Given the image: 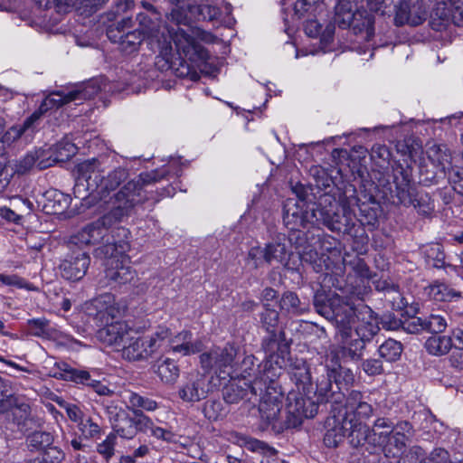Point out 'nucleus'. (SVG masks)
Segmentation results:
<instances>
[{
	"instance_id": "obj_1",
	"label": "nucleus",
	"mask_w": 463,
	"mask_h": 463,
	"mask_svg": "<svg viewBox=\"0 0 463 463\" xmlns=\"http://www.w3.org/2000/svg\"><path fill=\"white\" fill-rule=\"evenodd\" d=\"M138 28L146 40L150 50L158 52V58L164 61L162 68H169L175 56L172 43H175L176 54L181 60L183 71L181 75L195 74V69L204 64L209 58L208 52L200 42L213 43L216 37L199 27L185 31L178 28L170 30L163 24L157 14L151 15L140 13L137 16Z\"/></svg>"
},
{
	"instance_id": "obj_2",
	"label": "nucleus",
	"mask_w": 463,
	"mask_h": 463,
	"mask_svg": "<svg viewBox=\"0 0 463 463\" xmlns=\"http://www.w3.org/2000/svg\"><path fill=\"white\" fill-rule=\"evenodd\" d=\"M316 291L314 305L317 311L327 319L333 320L337 335L344 338L352 337L354 329L357 339L365 345L380 330L379 322L373 315V310L364 304L354 291Z\"/></svg>"
},
{
	"instance_id": "obj_3",
	"label": "nucleus",
	"mask_w": 463,
	"mask_h": 463,
	"mask_svg": "<svg viewBox=\"0 0 463 463\" xmlns=\"http://www.w3.org/2000/svg\"><path fill=\"white\" fill-rule=\"evenodd\" d=\"M102 172L103 170L101 169V165L96 159L87 160L79 164L77 166V177L73 191L74 194L78 197H85V194H82V193L90 192L91 194L96 192L99 195L101 201L109 204L110 210L113 209L115 194L128 184L129 181L124 184L117 193H114L112 195H110V194L118 188L122 183L127 181L128 178V172L127 169L122 167L114 169L106 176L102 175ZM165 175V171L158 172L156 170L142 173L137 177L130 180V182L138 181L139 183L141 194L145 196L141 203L147 199V195L144 190L145 186L158 182L164 178Z\"/></svg>"
},
{
	"instance_id": "obj_4",
	"label": "nucleus",
	"mask_w": 463,
	"mask_h": 463,
	"mask_svg": "<svg viewBox=\"0 0 463 463\" xmlns=\"http://www.w3.org/2000/svg\"><path fill=\"white\" fill-rule=\"evenodd\" d=\"M276 380L263 377L266 384L263 385L261 393L258 392V396L260 397L259 412L262 429L270 426L274 430L280 432L300 426L304 419L315 417L317 406L314 402L303 399L299 393L289 392L287 397L285 420H279L283 394Z\"/></svg>"
},
{
	"instance_id": "obj_5",
	"label": "nucleus",
	"mask_w": 463,
	"mask_h": 463,
	"mask_svg": "<svg viewBox=\"0 0 463 463\" xmlns=\"http://www.w3.org/2000/svg\"><path fill=\"white\" fill-rule=\"evenodd\" d=\"M138 181L129 182L114 196L113 209L96 222L86 225L75 236L74 242L90 245L104 241L103 245L119 240H128V231L123 227L117 228L111 232L110 226L128 216L133 207L140 203L145 196L141 194Z\"/></svg>"
},
{
	"instance_id": "obj_6",
	"label": "nucleus",
	"mask_w": 463,
	"mask_h": 463,
	"mask_svg": "<svg viewBox=\"0 0 463 463\" xmlns=\"http://www.w3.org/2000/svg\"><path fill=\"white\" fill-rule=\"evenodd\" d=\"M96 310L94 314L103 327L97 332L98 339L107 345L122 347L126 345L131 328L119 318L128 310V304L121 299L117 300L111 292H105L90 302Z\"/></svg>"
},
{
	"instance_id": "obj_7",
	"label": "nucleus",
	"mask_w": 463,
	"mask_h": 463,
	"mask_svg": "<svg viewBox=\"0 0 463 463\" xmlns=\"http://www.w3.org/2000/svg\"><path fill=\"white\" fill-rule=\"evenodd\" d=\"M130 250L128 240H119L102 245L97 250L98 254L104 257V279L102 287L120 288L131 285L136 278V272L130 267V258L127 252Z\"/></svg>"
},
{
	"instance_id": "obj_8",
	"label": "nucleus",
	"mask_w": 463,
	"mask_h": 463,
	"mask_svg": "<svg viewBox=\"0 0 463 463\" xmlns=\"http://www.w3.org/2000/svg\"><path fill=\"white\" fill-rule=\"evenodd\" d=\"M311 215L318 224L332 232L350 234L355 225V213L347 201L336 202L328 195L321 198L319 206L312 211Z\"/></svg>"
},
{
	"instance_id": "obj_9",
	"label": "nucleus",
	"mask_w": 463,
	"mask_h": 463,
	"mask_svg": "<svg viewBox=\"0 0 463 463\" xmlns=\"http://www.w3.org/2000/svg\"><path fill=\"white\" fill-rule=\"evenodd\" d=\"M97 92L98 89L91 86L90 84H89L83 89H76L73 90H70L68 92H52L41 103L38 109L35 110L30 117H28L24 121V128H14L11 132H9V136H13V138L16 137L19 135L20 131L24 129H32L33 132H34L37 127L39 126L40 119L49 110L56 109L63 104H67L71 101L90 99Z\"/></svg>"
},
{
	"instance_id": "obj_10",
	"label": "nucleus",
	"mask_w": 463,
	"mask_h": 463,
	"mask_svg": "<svg viewBox=\"0 0 463 463\" xmlns=\"http://www.w3.org/2000/svg\"><path fill=\"white\" fill-rule=\"evenodd\" d=\"M262 348L267 357L264 361L262 372L260 375L267 379H278L283 367L287 365L286 355L288 354L289 345L285 340L283 331H270L262 341Z\"/></svg>"
},
{
	"instance_id": "obj_11",
	"label": "nucleus",
	"mask_w": 463,
	"mask_h": 463,
	"mask_svg": "<svg viewBox=\"0 0 463 463\" xmlns=\"http://www.w3.org/2000/svg\"><path fill=\"white\" fill-rule=\"evenodd\" d=\"M171 335V330L165 326H158L149 335L128 337L122 356L129 361L146 360L162 348Z\"/></svg>"
},
{
	"instance_id": "obj_12",
	"label": "nucleus",
	"mask_w": 463,
	"mask_h": 463,
	"mask_svg": "<svg viewBox=\"0 0 463 463\" xmlns=\"http://www.w3.org/2000/svg\"><path fill=\"white\" fill-rule=\"evenodd\" d=\"M238 354V348L232 344H226L223 347H216L210 352L200 355V363L205 372L213 370L219 373L220 378L232 376L234 360Z\"/></svg>"
},
{
	"instance_id": "obj_13",
	"label": "nucleus",
	"mask_w": 463,
	"mask_h": 463,
	"mask_svg": "<svg viewBox=\"0 0 463 463\" xmlns=\"http://www.w3.org/2000/svg\"><path fill=\"white\" fill-rule=\"evenodd\" d=\"M265 384L261 375L256 376L252 381H247L246 375H243V378L234 379L223 388V400L230 404L238 403L244 399L253 402L252 398L258 400V392H261Z\"/></svg>"
},
{
	"instance_id": "obj_14",
	"label": "nucleus",
	"mask_w": 463,
	"mask_h": 463,
	"mask_svg": "<svg viewBox=\"0 0 463 463\" xmlns=\"http://www.w3.org/2000/svg\"><path fill=\"white\" fill-rule=\"evenodd\" d=\"M299 394L303 399H309L314 402L317 406V412L320 403H330L331 411H336L342 406L346 396L343 391L335 389V383L327 372L326 374L317 378L312 393H306L305 396Z\"/></svg>"
},
{
	"instance_id": "obj_15",
	"label": "nucleus",
	"mask_w": 463,
	"mask_h": 463,
	"mask_svg": "<svg viewBox=\"0 0 463 463\" xmlns=\"http://www.w3.org/2000/svg\"><path fill=\"white\" fill-rule=\"evenodd\" d=\"M392 430L393 422L388 418H378L372 428H369L366 424H358V429L353 434L354 447L365 443L373 446H384Z\"/></svg>"
},
{
	"instance_id": "obj_16",
	"label": "nucleus",
	"mask_w": 463,
	"mask_h": 463,
	"mask_svg": "<svg viewBox=\"0 0 463 463\" xmlns=\"http://www.w3.org/2000/svg\"><path fill=\"white\" fill-rule=\"evenodd\" d=\"M332 412V417L327 420V430L324 437L325 444L327 447L335 448L344 438L347 437L352 446L354 447L353 434L358 429V425H354L352 420L347 419L340 409L337 410V412Z\"/></svg>"
},
{
	"instance_id": "obj_17",
	"label": "nucleus",
	"mask_w": 463,
	"mask_h": 463,
	"mask_svg": "<svg viewBox=\"0 0 463 463\" xmlns=\"http://www.w3.org/2000/svg\"><path fill=\"white\" fill-rule=\"evenodd\" d=\"M428 17V10L422 0H401L395 6L394 24L418 26Z\"/></svg>"
},
{
	"instance_id": "obj_18",
	"label": "nucleus",
	"mask_w": 463,
	"mask_h": 463,
	"mask_svg": "<svg viewBox=\"0 0 463 463\" xmlns=\"http://www.w3.org/2000/svg\"><path fill=\"white\" fill-rule=\"evenodd\" d=\"M344 402L339 409L347 419L352 420L354 425L365 424L364 421L373 414V406L365 401L364 394L359 391H350Z\"/></svg>"
},
{
	"instance_id": "obj_19",
	"label": "nucleus",
	"mask_w": 463,
	"mask_h": 463,
	"mask_svg": "<svg viewBox=\"0 0 463 463\" xmlns=\"http://www.w3.org/2000/svg\"><path fill=\"white\" fill-rule=\"evenodd\" d=\"M106 412L113 430L111 433H115L116 438L132 439L136 437L135 417H130L126 410L113 404L106 407Z\"/></svg>"
},
{
	"instance_id": "obj_20",
	"label": "nucleus",
	"mask_w": 463,
	"mask_h": 463,
	"mask_svg": "<svg viewBox=\"0 0 463 463\" xmlns=\"http://www.w3.org/2000/svg\"><path fill=\"white\" fill-rule=\"evenodd\" d=\"M58 368L61 371L59 377L65 381H72L89 386L100 396H109L113 393L107 385L99 380L92 379L88 371L72 368L65 363L59 364Z\"/></svg>"
},
{
	"instance_id": "obj_21",
	"label": "nucleus",
	"mask_w": 463,
	"mask_h": 463,
	"mask_svg": "<svg viewBox=\"0 0 463 463\" xmlns=\"http://www.w3.org/2000/svg\"><path fill=\"white\" fill-rule=\"evenodd\" d=\"M90 263V258L86 252L73 251L60 265L61 276L67 280H80L86 274Z\"/></svg>"
},
{
	"instance_id": "obj_22",
	"label": "nucleus",
	"mask_w": 463,
	"mask_h": 463,
	"mask_svg": "<svg viewBox=\"0 0 463 463\" xmlns=\"http://www.w3.org/2000/svg\"><path fill=\"white\" fill-rule=\"evenodd\" d=\"M394 194L399 203L404 206L414 204L415 192L411 183L410 174L402 165L393 167Z\"/></svg>"
},
{
	"instance_id": "obj_23",
	"label": "nucleus",
	"mask_w": 463,
	"mask_h": 463,
	"mask_svg": "<svg viewBox=\"0 0 463 463\" xmlns=\"http://www.w3.org/2000/svg\"><path fill=\"white\" fill-rule=\"evenodd\" d=\"M208 380L204 375L191 374L188 381L179 389V397L185 402H197L207 397Z\"/></svg>"
},
{
	"instance_id": "obj_24",
	"label": "nucleus",
	"mask_w": 463,
	"mask_h": 463,
	"mask_svg": "<svg viewBox=\"0 0 463 463\" xmlns=\"http://www.w3.org/2000/svg\"><path fill=\"white\" fill-rule=\"evenodd\" d=\"M340 337V345L330 352L332 360H335V364H337L340 359L352 362L361 361L365 349V344L357 338L350 339L351 337Z\"/></svg>"
},
{
	"instance_id": "obj_25",
	"label": "nucleus",
	"mask_w": 463,
	"mask_h": 463,
	"mask_svg": "<svg viewBox=\"0 0 463 463\" xmlns=\"http://www.w3.org/2000/svg\"><path fill=\"white\" fill-rule=\"evenodd\" d=\"M45 150V158L39 162V169H46L55 163L65 162L77 153V146L68 140H62Z\"/></svg>"
},
{
	"instance_id": "obj_26",
	"label": "nucleus",
	"mask_w": 463,
	"mask_h": 463,
	"mask_svg": "<svg viewBox=\"0 0 463 463\" xmlns=\"http://www.w3.org/2000/svg\"><path fill=\"white\" fill-rule=\"evenodd\" d=\"M290 379L298 389V393L305 396L306 393H312L314 384L311 382L310 368L303 359H296L289 364Z\"/></svg>"
},
{
	"instance_id": "obj_27",
	"label": "nucleus",
	"mask_w": 463,
	"mask_h": 463,
	"mask_svg": "<svg viewBox=\"0 0 463 463\" xmlns=\"http://www.w3.org/2000/svg\"><path fill=\"white\" fill-rule=\"evenodd\" d=\"M309 215L297 203L287 201L284 205L283 221L290 230L305 228L309 222Z\"/></svg>"
},
{
	"instance_id": "obj_28",
	"label": "nucleus",
	"mask_w": 463,
	"mask_h": 463,
	"mask_svg": "<svg viewBox=\"0 0 463 463\" xmlns=\"http://www.w3.org/2000/svg\"><path fill=\"white\" fill-rule=\"evenodd\" d=\"M265 249L268 265L278 263L288 269H293V266L289 263L292 253L285 242L280 241H271L265 245Z\"/></svg>"
},
{
	"instance_id": "obj_29",
	"label": "nucleus",
	"mask_w": 463,
	"mask_h": 463,
	"mask_svg": "<svg viewBox=\"0 0 463 463\" xmlns=\"http://www.w3.org/2000/svg\"><path fill=\"white\" fill-rule=\"evenodd\" d=\"M448 1V3L439 4L435 9V14L442 21L451 20L458 25L463 24V0Z\"/></svg>"
},
{
	"instance_id": "obj_30",
	"label": "nucleus",
	"mask_w": 463,
	"mask_h": 463,
	"mask_svg": "<svg viewBox=\"0 0 463 463\" xmlns=\"http://www.w3.org/2000/svg\"><path fill=\"white\" fill-rule=\"evenodd\" d=\"M386 299L391 304L392 309L404 310L406 315L417 314L419 305L412 301V296L410 291H388Z\"/></svg>"
},
{
	"instance_id": "obj_31",
	"label": "nucleus",
	"mask_w": 463,
	"mask_h": 463,
	"mask_svg": "<svg viewBox=\"0 0 463 463\" xmlns=\"http://www.w3.org/2000/svg\"><path fill=\"white\" fill-rule=\"evenodd\" d=\"M113 33L114 31L110 32L109 40L113 43H118L122 52L126 53H132L137 51L142 41L145 40L142 33L137 29L128 31L127 33L119 35Z\"/></svg>"
},
{
	"instance_id": "obj_32",
	"label": "nucleus",
	"mask_w": 463,
	"mask_h": 463,
	"mask_svg": "<svg viewBox=\"0 0 463 463\" xmlns=\"http://www.w3.org/2000/svg\"><path fill=\"white\" fill-rule=\"evenodd\" d=\"M334 366L330 369L327 366V373L335 383V389L343 391L354 382V374L349 368L339 364V361L335 364V360H332Z\"/></svg>"
},
{
	"instance_id": "obj_33",
	"label": "nucleus",
	"mask_w": 463,
	"mask_h": 463,
	"mask_svg": "<svg viewBox=\"0 0 463 463\" xmlns=\"http://www.w3.org/2000/svg\"><path fill=\"white\" fill-rule=\"evenodd\" d=\"M176 338L177 341H182V343L171 345V349L175 353L190 355L203 350L202 341L199 339L193 341L192 334L189 331L181 332Z\"/></svg>"
},
{
	"instance_id": "obj_34",
	"label": "nucleus",
	"mask_w": 463,
	"mask_h": 463,
	"mask_svg": "<svg viewBox=\"0 0 463 463\" xmlns=\"http://www.w3.org/2000/svg\"><path fill=\"white\" fill-rule=\"evenodd\" d=\"M453 345L452 338L447 335H434L425 342V348L430 354L441 356L447 354Z\"/></svg>"
},
{
	"instance_id": "obj_35",
	"label": "nucleus",
	"mask_w": 463,
	"mask_h": 463,
	"mask_svg": "<svg viewBox=\"0 0 463 463\" xmlns=\"http://www.w3.org/2000/svg\"><path fill=\"white\" fill-rule=\"evenodd\" d=\"M54 438L49 431L39 429L26 435V445L31 450H44L53 443Z\"/></svg>"
},
{
	"instance_id": "obj_36",
	"label": "nucleus",
	"mask_w": 463,
	"mask_h": 463,
	"mask_svg": "<svg viewBox=\"0 0 463 463\" xmlns=\"http://www.w3.org/2000/svg\"><path fill=\"white\" fill-rule=\"evenodd\" d=\"M403 352L402 344L395 339L385 340L379 347L378 354L383 361L394 363L398 361Z\"/></svg>"
},
{
	"instance_id": "obj_37",
	"label": "nucleus",
	"mask_w": 463,
	"mask_h": 463,
	"mask_svg": "<svg viewBox=\"0 0 463 463\" xmlns=\"http://www.w3.org/2000/svg\"><path fill=\"white\" fill-rule=\"evenodd\" d=\"M17 400L12 383L0 376V414H4L16 404Z\"/></svg>"
},
{
	"instance_id": "obj_38",
	"label": "nucleus",
	"mask_w": 463,
	"mask_h": 463,
	"mask_svg": "<svg viewBox=\"0 0 463 463\" xmlns=\"http://www.w3.org/2000/svg\"><path fill=\"white\" fill-rule=\"evenodd\" d=\"M5 413V419L11 421L10 423L16 426L17 430L32 414L30 405L25 402H19V400H17L16 404H14V406Z\"/></svg>"
},
{
	"instance_id": "obj_39",
	"label": "nucleus",
	"mask_w": 463,
	"mask_h": 463,
	"mask_svg": "<svg viewBox=\"0 0 463 463\" xmlns=\"http://www.w3.org/2000/svg\"><path fill=\"white\" fill-rule=\"evenodd\" d=\"M301 261L308 263L312 266L314 270L320 272L324 268H328L330 265V258L324 253L319 254L317 250L312 249L305 250L299 256Z\"/></svg>"
},
{
	"instance_id": "obj_40",
	"label": "nucleus",
	"mask_w": 463,
	"mask_h": 463,
	"mask_svg": "<svg viewBox=\"0 0 463 463\" xmlns=\"http://www.w3.org/2000/svg\"><path fill=\"white\" fill-rule=\"evenodd\" d=\"M42 158H45L44 149L29 152L16 163L15 172L23 175L31 170L34 165L39 168V162Z\"/></svg>"
},
{
	"instance_id": "obj_41",
	"label": "nucleus",
	"mask_w": 463,
	"mask_h": 463,
	"mask_svg": "<svg viewBox=\"0 0 463 463\" xmlns=\"http://www.w3.org/2000/svg\"><path fill=\"white\" fill-rule=\"evenodd\" d=\"M420 450L419 455H414L413 458L417 463H452L449 459V452L441 448L434 449L428 458H424V451L422 448L419 446H413Z\"/></svg>"
},
{
	"instance_id": "obj_42",
	"label": "nucleus",
	"mask_w": 463,
	"mask_h": 463,
	"mask_svg": "<svg viewBox=\"0 0 463 463\" xmlns=\"http://www.w3.org/2000/svg\"><path fill=\"white\" fill-rule=\"evenodd\" d=\"M156 373L165 383H173L179 376V368L175 363L166 358L157 366Z\"/></svg>"
},
{
	"instance_id": "obj_43",
	"label": "nucleus",
	"mask_w": 463,
	"mask_h": 463,
	"mask_svg": "<svg viewBox=\"0 0 463 463\" xmlns=\"http://www.w3.org/2000/svg\"><path fill=\"white\" fill-rule=\"evenodd\" d=\"M128 409L132 410L135 414V411H154L157 409V402L148 397L141 396L136 392H130L128 395Z\"/></svg>"
},
{
	"instance_id": "obj_44",
	"label": "nucleus",
	"mask_w": 463,
	"mask_h": 463,
	"mask_svg": "<svg viewBox=\"0 0 463 463\" xmlns=\"http://www.w3.org/2000/svg\"><path fill=\"white\" fill-rule=\"evenodd\" d=\"M268 264L266 249L260 246L251 247L246 258V265L250 269H259Z\"/></svg>"
},
{
	"instance_id": "obj_45",
	"label": "nucleus",
	"mask_w": 463,
	"mask_h": 463,
	"mask_svg": "<svg viewBox=\"0 0 463 463\" xmlns=\"http://www.w3.org/2000/svg\"><path fill=\"white\" fill-rule=\"evenodd\" d=\"M429 157L445 171L451 164V155L443 146H433L430 148Z\"/></svg>"
},
{
	"instance_id": "obj_46",
	"label": "nucleus",
	"mask_w": 463,
	"mask_h": 463,
	"mask_svg": "<svg viewBox=\"0 0 463 463\" xmlns=\"http://www.w3.org/2000/svg\"><path fill=\"white\" fill-rule=\"evenodd\" d=\"M28 330L32 335L49 338L52 336V329L49 321L45 318L30 319L27 322Z\"/></svg>"
},
{
	"instance_id": "obj_47",
	"label": "nucleus",
	"mask_w": 463,
	"mask_h": 463,
	"mask_svg": "<svg viewBox=\"0 0 463 463\" xmlns=\"http://www.w3.org/2000/svg\"><path fill=\"white\" fill-rule=\"evenodd\" d=\"M78 429L81 435L88 439H97L101 434V427L95 422L90 417H84L78 424Z\"/></svg>"
},
{
	"instance_id": "obj_48",
	"label": "nucleus",
	"mask_w": 463,
	"mask_h": 463,
	"mask_svg": "<svg viewBox=\"0 0 463 463\" xmlns=\"http://www.w3.org/2000/svg\"><path fill=\"white\" fill-rule=\"evenodd\" d=\"M425 331L438 335L446 330L448 324L444 317L431 314L424 318Z\"/></svg>"
},
{
	"instance_id": "obj_49",
	"label": "nucleus",
	"mask_w": 463,
	"mask_h": 463,
	"mask_svg": "<svg viewBox=\"0 0 463 463\" xmlns=\"http://www.w3.org/2000/svg\"><path fill=\"white\" fill-rule=\"evenodd\" d=\"M426 263L433 268L440 269L445 265V255L439 244L430 246L425 251Z\"/></svg>"
},
{
	"instance_id": "obj_50",
	"label": "nucleus",
	"mask_w": 463,
	"mask_h": 463,
	"mask_svg": "<svg viewBox=\"0 0 463 463\" xmlns=\"http://www.w3.org/2000/svg\"><path fill=\"white\" fill-rule=\"evenodd\" d=\"M361 367L364 373L368 376L381 375L384 373L383 361L379 358L370 357L361 360Z\"/></svg>"
},
{
	"instance_id": "obj_51",
	"label": "nucleus",
	"mask_w": 463,
	"mask_h": 463,
	"mask_svg": "<svg viewBox=\"0 0 463 463\" xmlns=\"http://www.w3.org/2000/svg\"><path fill=\"white\" fill-rule=\"evenodd\" d=\"M116 440V434L109 433L102 442L97 445V452L107 461L115 454Z\"/></svg>"
},
{
	"instance_id": "obj_52",
	"label": "nucleus",
	"mask_w": 463,
	"mask_h": 463,
	"mask_svg": "<svg viewBox=\"0 0 463 463\" xmlns=\"http://www.w3.org/2000/svg\"><path fill=\"white\" fill-rule=\"evenodd\" d=\"M415 315H406L407 317L402 320V330L410 334H419L425 331L424 318L415 317Z\"/></svg>"
},
{
	"instance_id": "obj_53",
	"label": "nucleus",
	"mask_w": 463,
	"mask_h": 463,
	"mask_svg": "<svg viewBox=\"0 0 463 463\" xmlns=\"http://www.w3.org/2000/svg\"><path fill=\"white\" fill-rule=\"evenodd\" d=\"M203 411L204 416L210 420H217L224 415L222 402L215 400L206 402L203 405Z\"/></svg>"
},
{
	"instance_id": "obj_54",
	"label": "nucleus",
	"mask_w": 463,
	"mask_h": 463,
	"mask_svg": "<svg viewBox=\"0 0 463 463\" xmlns=\"http://www.w3.org/2000/svg\"><path fill=\"white\" fill-rule=\"evenodd\" d=\"M280 307L288 311L298 312L302 310L300 300L294 291H285L281 299Z\"/></svg>"
},
{
	"instance_id": "obj_55",
	"label": "nucleus",
	"mask_w": 463,
	"mask_h": 463,
	"mask_svg": "<svg viewBox=\"0 0 463 463\" xmlns=\"http://www.w3.org/2000/svg\"><path fill=\"white\" fill-rule=\"evenodd\" d=\"M135 429H137V432H142L145 434L150 433L152 427L154 425L153 420L145 415L142 411H135Z\"/></svg>"
},
{
	"instance_id": "obj_56",
	"label": "nucleus",
	"mask_w": 463,
	"mask_h": 463,
	"mask_svg": "<svg viewBox=\"0 0 463 463\" xmlns=\"http://www.w3.org/2000/svg\"><path fill=\"white\" fill-rule=\"evenodd\" d=\"M44 420L34 415H30L27 420L18 429L23 433L29 434L30 432L36 431L39 429H43Z\"/></svg>"
},
{
	"instance_id": "obj_57",
	"label": "nucleus",
	"mask_w": 463,
	"mask_h": 463,
	"mask_svg": "<svg viewBox=\"0 0 463 463\" xmlns=\"http://www.w3.org/2000/svg\"><path fill=\"white\" fill-rule=\"evenodd\" d=\"M134 27V21L131 17H124L121 20L118 21L115 24L111 25L108 29V37L109 38V34L111 31H114L113 33H117L118 35L127 33L128 31H132Z\"/></svg>"
},
{
	"instance_id": "obj_58",
	"label": "nucleus",
	"mask_w": 463,
	"mask_h": 463,
	"mask_svg": "<svg viewBox=\"0 0 463 463\" xmlns=\"http://www.w3.org/2000/svg\"><path fill=\"white\" fill-rule=\"evenodd\" d=\"M448 178L451 183L453 189L463 194V170L456 167H450L448 173Z\"/></svg>"
},
{
	"instance_id": "obj_59",
	"label": "nucleus",
	"mask_w": 463,
	"mask_h": 463,
	"mask_svg": "<svg viewBox=\"0 0 463 463\" xmlns=\"http://www.w3.org/2000/svg\"><path fill=\"white\" fill-rule=\"evenodd\" d=\"M411 439L405 437L399 432H392L388 437L387 443L389 446L393 447L396 449V453H401L406 448L407 443Z\"/></svg>"
},
{
	"instance_id": "obj_60",
	"label": "nucleus",
	"mask_w": 463,
	"mask_h": 463,
	"mask_svg": "<svg viewBox=\"0 0 463 463\" xmlns=\"http://www.w3.org/2000/svg\"><path fill=\"white\" fill-rule=\"evenodd\" d=\"M44 457L43 458H40L42 463L44 461H50L51 463H60L64 458L63 451L56 446L52 444L46 448L44 450Z\"/></svg>"
},
{
	"instance_id": "obj_61",
	"label": "nucleus",
	"mask_w": 463,
	"mask_h": 463,
	"mask_svg": "<svg viewBox=\"0 0 463 463\" xmlns=\"http://www.w3.org/2000/svg\"><path fill=\"white\" fill-rule=\"evenodd\" d=\"M197 11L200 17L203 20L213 21L220 16L219 8L208 4L198 5Z\"/></svg>"
},
{
	"instance_id": "obj_62",
	"label": "nucleus",
	"mask_w": 463,
	"mask_h": 463,
	"mask_svg": "<svg viewBox=\"0 0 463 463\" xmlns=\"http://www.w3.org/2000/svg\"><path fill=\"white\" fill-rule=\"evenodd\" d=\"M279 320V314L274 309H266L261 314V322L265 326L267 332L275 331L274 327L277 326Z\"/></svg>"
},
{
	"instance_id": "obj_63",
	"label": "nucleus",
	"mask_w": 463,
	"mask_h": 463,
	"mask_svg": "<svg viewBox=\"0 0 463 463\" xmlns=\"http://www.w3.org/2000/svg\"><path fill=\"white\" fill-rule=\"evenodd\" d=\"M381 324L386 330H398L402 326V320L397 318L393 314L387 313L382 316Z\"/></svg>"
},
{
	"instance_id": "obj_64",
	"label": "nucleus",
	"mask_w": 463,
	"mask_h": 463,
	"mask_svg": "<svg viewBox=\"0 0 463 463\" xmlns=\"http://www.w3.org/2000/svg\"><path fill=\"white\" fill-rule=\"evenodd\" d=\"M13 286L19 288H25L24 281L16 275L0 274V287Z\"/></svg>"
}]
</instances>
